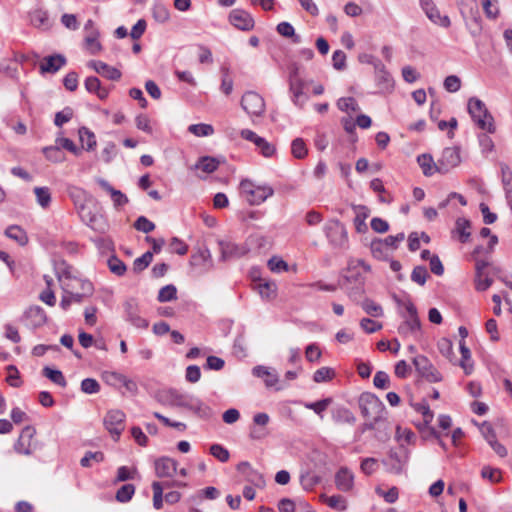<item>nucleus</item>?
Returning a JSON list of instances; mask_svg holds the SVG:
<instances>
[{"instance_id": "17", "label": "nucleus", "mask_w": 512, "mask_h": 512, "mask_svg": "<svg viewBox=\"0 0 512 512\" xmlns=\"http://www.w3.org/2000/svg\"><path fill=\"white\" fill-rule=\"evenodd\" d=\"M25 325L30 328H38L46 323V313L40 306L29 307L23 316Z\"/></svg>"}, {"instance_id": "18", "label": "nucleus", "mask_w": 512, "mask_h": 512, "mask_svg": "<svg viewBox=\"0 0 512 512\" xmlns=\"http://www.w3.org/2000/svg\"><path fill=\"white\" fill-rule=\"evenodd\" d=\"M180 487V486H186V483L177 482V481H154L152 483V489H153V506L156 510H159L162 508L163 504V492L165 489L171 488V487Z\"/></svg>"}, {"instance_id": "26", "label": "nucleus", "mask_w": 512, "mask_h": 512, "mask_svg": "<svg viewBox=\"0 0 512 512\" xmlns=\"http://www.w3.org/2000/svg\"><path fill=\"white\" fill-rule=\"evenodd\" d=\"M335 484L336 487L343 492L350 491L354 484L353 473L346 467L340 468L335 475Z\"/></svg>"}, {"instance_id": "42", "label": "nucleus", "mask_w": 512, "mask_h": 512, "mask_svg": "<svg viewBox=\"0 0 512 512\" xmlns=\"http://www.w3.org/2000/svg\"><path fill=\"white\" fill-rule=\"evenodd\" d=\"M43 154L47 160L54 163L63 162L65 160L64 152L56 144L53 146L44 147Z\"/></svg>"}, {"instance_id": "53", "label": "nucleus", "mask_w": 512, "mask_h": 512, "mask_svg": "<svg viewBox=\"0 0 512 512\" xmlns=\"http://www.w3.org/2000/svg\"><path fill=\"white\" fill-rule=\"evenodd\" d=\"M332 403L331 398H325L319 400L317 402H309L305 403V408L314 411L317 415L322 417V413L327 409V407Z\"/></svg>"}, {"instance_id": "27", "label": "nucleus", "mask_w": 512, "mask_h": 512, "mask_svg": "<svg viewBox=\"0 0 512 512\" xmlns=\"http://www.w3.org/2000/svg\"><path fill=\"white\" fill-rule=\"evenodd\" d=\"M31 24L41 30H49L53 21L50 19L49 14L46 10L36 9L30 13Z\"/></svg>"}, {"instance_id": "46", "label": "nucleus", "mask_w": 512, "mask_h": 512, "mask_svg": "<svg viewBox=\"0 0 512 512\" xmlns=\"http://www.w3.org/2000/svg\"><path fill=\"white\" fill-rule=\"evenodd\" d=\"M188 131L197 137H206L214 133V128L210 124L199 123L190 125Z\"/></svg>"}, {"instance_id": "49", "label": "nucleus", "mask_w": 512, "mask_h": 512, "mask_svg": "<svg viewBox=\"0 0 512 512\" xmlns=\"http://www.w3.org/2000/svg\"><path fill=\"white\" fill-rule=\"evenodd\" d=\"M481 476L491 483H498L502 479L501 471L491 466H484L481 470Z\"/></svg>"}, {"instance_id": "60", "label": "nucleus", "mask_w": 512, "mask_h": 512, "mask_svg": "<svg viewBox=\"0 0 512 512\" xmlns=\"http://www.w3.org/2000/svg\"><path fill=\"white\" fill-rule=\"evenodd\" d=\"M81 391L85 394H96L100 391V384L94 378H85L81 382Z\"/></svg>"}, {"instance_id": "12", "label": "nucleus", "mask_w": 512, "mask_h": 512, "mask_svg": "<svg viewBox=\"0 0 512 512\" xmlns=\"http://www.w3.org/2000/svg\"><path fill=\"white\" fill-rule=\"evenodd\" d=\"M461 162L460 151L457 147H447L443 150L441 158L438 160L437 171L447 173L452 168L458 166Z\"/></svg>"}, {"instance_id": "10", "label": "nucleus", "mask_w": 512, "mask_h": 512, "mask_svg": "<svg viewBox=\"0 0 512 512\" xmlns=\"http://www.w3.org/2000/svg\"><path fill=\"white\" fill-rule=\"evenodd\" d=\"M125 419V413L118 409L108 411L104 417V426L115 440L125 429Z\"/></svg>"}, {"instance_id": "56", "label": "nucleus", "mask_w": 512, "mask_h": 512, "mask_svg": "<svg viewBox=\"0 0 512 512\" xmlns=\"http://www.w3.org/2000/svg\"><path fill=\"white\" fill-rule=\"evenodd\" d=\"M91 461H95L97 463L104 461V454L101 451H88L80 460V464L82 467L87 468L91 466Z\"/></svg>"}, {"instance_id": "34", "label": "nucleus", "mask_w": 512, "mask_h": 512, "mask_svg": "<svg viewBox=\"0 0 512 512\" xmlns=\"http://www.w3.org/2000/svg\"><path fill=\"white\" fill-rule=\"evenodd\" d=\"M370 250L373 257L377 260H389L392 256L386 246L383 245L382 239L379 238L372 240L370 244Z\"/></svg>"}, {"instance_id": "29", "label": "nucleus", "mask_w": 512, "mask_h": 512, "mask_svg": "<svg viewBox=\"0 0 512 512\" xmlns=\"http://www.w3.org/2000/svg\"><path fill=\"white\" fill-rule=\"evenodd\" d=\"M252 374L255 377L264 379L265 385L267 387H273L279 381L277 373L275 371L270 370L266 366H262V365L255 366L252 369Z\"/></svg>"}, {"instance_id": "14", "label": "nucleus", "mask_w": 512, "mask_h": 512, "mask_svg": "<svg viewBox=\"0 0 512 512\" xmlns=\"http://www.w3.org/2000/svg\"><path fill=\"white\" fill-rule=\"evenodd\" d=\"M35 428L32 426H26L22 429L21 434L14 444V450L18 454L31 455L35 449L32 443V439L35 435Z\"/></svg>"}, {"instance_id": "9", "label": "nucleus", "mask_w": 512, "mask_h": 512, "mask_svg": "<svg viewBox=\"0 0 512 512\" xmlns=\"http://www.w3.org/2000/svg\"><path fill=\"white\" fill-rule=\"evenodd\" d=\"M416 371L429 382H440L441 373L433 366L430 360L424 355H417L412 359Z\"/></svg>"}, {"instance_id": "8", "label": "nucleus", "mask_w": 512, "mask_h": 512, "mask_svg": "<svg viewBox=\"0 0 512 512\" xmlns=\"http://www.w3.org/2000/svg\"><path fill=\"white\" fill-rule=\"evenodd\" d=\"M124 318L131 325L138 329H146L149 326L148 320L140 314L139 303L135 298L126 300L123 304Z\"/></svg>"}, {"instance_id": "48", "label": "nucleus", "mask_w": 512, "mask_h": 512, "mask_svg": "<svg viewBox=\"0 0 512 512\" xmlns=\"http://www.w3.org/2000/svg\"><path fill=\"white\" fill-rule=\"evenodd\" d=\"M362 309L372 317H381L383 315L382 307L371 299H365L361 303Z\"/></svg>"}, {"instance_id": "38", "label": "nucleus", "mask_w": 512, "mask_h": 512, "mask_svg": "<svg viewBox=\"0 0 512 512\" xmlns=\"http://www.w3.org/2000/svg\"><path fill=\"white\" fill-rule=\"evenodd\" d=\"M277 32L286 38H292L293 43H301L302 39L300 35L295 34L294 27L289 22H281L276 27Z\"/></svg>"}, {"instance_id": "6", "label": "nucleus", "mask_w": 512, "mask_h": 512, "mask_svg": "<svg viewBox=\"0 0 512 512\" xmlns=\"http://www.w3.org/2000/svg\"><path fill=\"white\" fill-rule=\"evenodd\" d=\"M240 191L250 205H260L274 194L271 186L257 185L249 179L240 182Z\"/></svg>"}, {"instance_id": "22", "label": "nucleus", "mask_w": 512, "mask_h": 512, "mask_svg": "<svg viewBox=\"0 0 512 512\" xmlns=\"http://www.w3.org/2000/svg\"><path fill=\"white\" fill-rule=\"evenodd\" d=\"M375 70V79L380 90H391L394 86V81L390 73L385 69V66L378 61V63L375 64Z\"/></svg>"}, {"instance_id": "16", "label": "nucleus", "mask_w": 512, "mask_h": 512, "mask_svg": "<svg viewBox=\"0 0 512 512\" xmlns=\"http://www.w3.org/2000/svg\"><path fill=\"white\" fill-rule=\"evenodd\" d=\"M230 23L239 30L249 31L254 28V19L243 9H233L229 14Z\"/></svg>"}, {"instance_id": "63", "label": "nucleus", "mask_w": 512, "mask_h": 512, "mask_svg": "<svg viewBox=\"0 0 512 512\" xmlns=\"http://www.w3.org/2000/svg\"><path fill=\"white\" fill-rule=\"evenodd\" d=\"M134 227L143 233H150L155 229V224L145 216H140L135 221Z\"/></svg>"}, {"instance_id": "61", "label": "nucleus", "mask_w": 512, "mask_h": 512, "mask_svg": "<svg viewBox=\"0 0 512 512\" xmlns=\"http://www.w3.org/2000/svg\"><path fill=\"white\" fill-rule=\"evenodd\" d=\"M428 276L429 274L425 266H416L411 273V280L423 286Z\"/></svg>"}, {"instance_id": "37", "label": "nucleus", "mask_w": 512, "mask_h": 512, "mask_svg": "<svg viewBox=\"0 0 512 512\" xmlns=\"http://www.w3.org/2000/svg\"><path fill=\"white\" fill-rule=\"evenodd\" d=\"M332 417L336 423L354 424L356 422L354 414L345 407H340L334 410Z\"/></svg>"}, {"instance_id": "19", "label": "nucleus", "mask_w": 512, "mask_h": 512, "mask_svg": "<svg viewBox=\"0 0 512 512\" xmlns=\"http://www.w3.org/2000/svg\"><path fill=\"white\" fill-rule=\"evenodd\" d=\"M88 67L95 70L96 73L102 75L103 77L109 80H119L121 78V72L114 67L109 66L108 64L99 61V60H91L88 62Z\"/></svg>"}, {"instance_id": "39", "label": "nucleus", "mask_w": 512, "mask_h": 512, "mask_svg": "<svg viewBox=\"0 0 512 512\" xmlns=\"http://www.w3.org/2000/svg\"><path fill=\"white\" fill-rule=\"evenodd\" d=\"M79 138L82 144V147L86 150H93L96 146V138L93 132H91L86 127H81L79 129Z\"/></svg>"}, {"instance_id": "44", "label": "nucleus", "mask_w": 512, "mask_h": 512, "mask_svg": "<svg viewBox=\"0 0 512 512\" xmlns=\"http://www.w3.org/2000/svg\"><path fill=\"white\" fill-rule=\"evenodd\" d=\"M107 265L110 271L117 276H123L127 269L125 263L121 259H119L115 254L111 255L108 258Z\"/></svg>"}, {"instance_id": "57", "label": "nucleus", "mask_w": 512, "mask_h": 512, "mask_svg": "<svg viewBox=\"0 0 512 512\" xmlns=\"http://www.w3.org/2000/svg\"><path fill=\"white\" fill-rule=\"evenodd\" d=\"M405 239V234L403 232L398 233L397 235H390L387 236L385 239H382V243L386 248L392 252L397 249L400 242H402Z\"/></svg>"}, {"instance_id": "45", "label": "nucleus", "mask_w": 512, "mask_h": 512, "mask_svg": "<svg viewBox=\"0 0 512 512\" xmlns=\"http://www.w3.org/2000/svg\"><path fill=\"white\" fill-rule=\"evenodd\" d=\"M153 260V253L151 251L145 252L142 256L136 258L133 262V271L140 273L145 270Z\"/></svg>"}, {"instance_id": "32", "label": "nucleus", "mask_w": 512, "mask_h": 512, "mask_svg": "<svg viewBox=\"0 0 512 512\" xmlns=\"http://www.w3.org/2000/svg\"><path fill=\"white\" fill-rule=\"evenodd\" d=\"M85 88L89 93H95L99 99L104 100L108 96V90L101 86L100 80L97 77L90 76L85 80Z\"/></svg>"}, {"instance_id": "31", "label": "nucleus", "mask_w": 512, "mask_h": 512, "mask_svg": "<svg viewBox=\"0 0 512 512\" xmlns=\"http://www.w3.org/2000/svg\"><path fill=\"white\" fill-rule=\"evenodd\" d=\"M470 221L466 218H458L455 222V228L452 233L456 235L461 243H466L470 239Z\"/></svg>"}, {"instance_id": "30", "label": "nucleus", "mask_w": 512, "mask_h": 512, "mask_svg": "<svg viewBox=\"0 0 512 512\" xmlns=\"http://www.w3.org/2000/svg\"><path fill=\"white\" fill-rule=\"evenodd\" d=\"M304 83L301 79L290 78V92L292 93V101L297 106H302L307 97L303 93Z\"/></svg>"}, {"instance_id": "50", "label": "nucleus", "mask_w": 512, "mask_h": 512, "mask_svg": "<svg viewBox=\"0 0 512 512\" xmlns=\"http://www.w3.org/2000/svg\"><path fill=\"white\" fill-rule=\"evenodd\" d=\"M459 348L461 353L460 366L464 369L466 374H470L472 370V365L467 364V361L471 359V352L469 348L466 346L465 341H460Z\"/></svg>"}, {"instance_id": "5", "label": "nucleus", "mask_w": 512, "mask_h": 512, "mask_svg": "<svg viewBox=\"0 0 512 512\" xmlns=\"http://www.w3.org/2000/svg\"><path fill=\"white\" fill-rule=\"evenodd\" d=\"M359 408L364 418L375 421H385V405L373 393L364 392L360 395Z\"/></svg>"}, {"instance_id": "62", "label": "nucleus", "mask_w": 512, "mask_h": 512, "mask_svg": "<svg viewBox=\"0 0 512 512\" xmlns=\"http://www.w3.org/2000/svg\"><path fill=\"white\" fill-rule=\"evenodd\" d=\"M325 502L329 508L334 509V510L342 511L347 508L346 499L341 495H333V496L327 497Z\"/></svg>"}, {"instance_id": "23", "label": "nucleus", "mask_w": 512, "mask_h": 512, "mask_svg": "<svg viewBox=\"0 0 512 512\" xmlns=\"http://www.w3.org/2000/svg\"><path fill=\"white\" fill-rule=\"evenodd\" d=\"M67 193L72 200L75 209L84 204H87L88 202H94L93 196L80 187L73 185L68 186Z\"/></svg>"}, {"instance_id": "11", "label": "nucleus", "mask_w": 512, "mask_h": 512, "mask_svg": "<svg viewBox=\"0 0 512 512\" xmlns=\"http://www.w3.org/2000/svg\"><path fill=\"white\" fill-rule=\"evenodd\" d=\"M241 107L250 116H261L265 112V101L254 91H247L241 99Z\"/></svg>"}, {"instance_id": "25", "label": "nucleus", "mask_w": 512, "mask_h": 512, "mask_svg": "<svg viewBox=\"0 0 512 512\" xmlns=\"http://www.w3.org/2000/svg\"><path fill=\"white\" fill-rule=\"evenodd\" d=\"M353 210L356 214L354 218V226L356 231L358 233H366L368 231L366 219L370 215V209L365 205H353Z\"/></svg>"}, {"instance_id": "2", "label": "nucleus", "mask_w": 512, "mask_h": 512, "mask_svg": "<svg viewBox=\"0 0 512 512\" xmlns=\"http://www.w3.org/2000/svg\"><path fill=\"white\" fill-rule=\"evenodd\" d=\"M410 455L411 451L404 444H400L395 448L389 449L387 456L382 459V464L390 474H406Z\"/></svg>"}, {"instance_id": "51", "label": "nucleus", "mask_w": 512, "mask_h": 512, "mask_svg": "<svg viewBox=\"0 0 512 512\" xmlns=\"http://www.w3.org/2000/svg\"><path fill=\"white\" fill-rule=\"evenodd\" d=\"M337 107L343 112H357L360 107L353 97H342L337 101Z\"/></svg>"}, {"instance_id": "40", "label": "nucleus", "mask_w": 512, "mask_h": 512, "mask_svg": "<svg viewBox=\"0 0 512 512\" xmlns=\"http://www.w3.org/2000/svg\"><path fill=\"white\" fill-rule=\"evenodd\" d=\"M99 33L97 30H93L85 37V48L89 51L90 54L95 55L101 51L102 46L98 41Z\"/></svg>"}, {"instance_id": "33", "label": "nucleus", "mask_w": 512, "mask_h": 512, "mask_svg": "<svg viewBox=\"0 0 512 512\" xmlns=\"http://www.w3.org/2000/svg\"><path fill=\"white\" fill-rule=\"evenodd\" d=\"M219 164L220 162L216 158L210 156H203L199 158V160L194 165V168L197 170H201L206 174H210L217 170Z\"/></svg>"}, {"instance_id": "15", "label": "nucleus", "mask_w": 512, "mask_h": 512, "mask_svg": "<svg viewBox=\"0 0 512 512\" xmlns=\"http://www.w3.org/2000/svg\"><path fill=\"white\" fill-rule=\"evenodd\" d=\"M220 259L222 261H229L232 259L240 258L248 253V248L244 245H239L231 241L219 240Z\"/></svg>"}, {"instance_id": "36", "label": "nucleus", "mask_w": 512, "mask_h": 512, "mask_svg": "<svg viewBox=\"0 0 512 512\" xmlns=\"http://www.w3.org/2000/svg\"><path fill=\"white\" fill-rule=\"evenodd\" d=\"M5 235L15 240L20 245H25L28 242V236L26 232L17 225H11L5 230Z\"/></svg>"}, {"instance_id": "64", "label": "nucleus", "mask_w": 512, "mask_h": 512, "mask_svg": "<svg viewBox=\"0 0 512 512\" xmlns=\"http://www.w3.org/2000/svg\"><path fill=\"white\" fill-rule=\"evenodd\" d=\"M72 117L73 110L70 107H66L55 114L54 124L58 127H62L65 123L70 121Z\"/></svg>"}, {"instance_id": "21", "label": "nucleus", "mask_w": 512, "mask_h": 512, "mask_svg": "<svg viewBox=\"0 0 512 512\" xmlns=\"http://www.w3.org/2000/svg\"><path fill=\"white\" fill-rule=\"evenodd\" d=\"M155 471L161 478L172 477L177 471V461L169 457H161L155 461Z\"/></svg>"}, {"instance_id": "55", "label": "nucleus", "mask_w": 512, "mask_h": 512, "mask_svg": "<svg viewBox=\"0 0 512 512\" xmlns=\"http://www.w3.org/2000/svg\"><path fill=\"white\" fill-rule=\"evenodd\" d=\"M34 192L37 198V202L41 207L46 208L50 205L51 194L47 187H36Z\"/></svg>"}, {"instance_id": "59", "label": "nucleus", "mask_w": 512, "mask_h": 512, "mask_svg": "<svg viewBox=\"0 0 512 512\" xmlns=\"http://www.w3.org/2000/svg\"><path fill=\"white\" fill-rule=\"evenodd\" d=\"M335 375V372L332 368L329 367H321L316 370L313 375V380L316 383L326 382L331 380Z\"/></svg>"}, {"instance_id": "24", "label": "nucleus", "mask_w": 512, "mask_h": 512, "mask_svg": "<svg viewBox=\"0 0 512 512\" xmlns=\"http://www.w3.org/2000/svg\"><path fill=\"white\" fill-rule=\"evenodd\" d=\"M421 332V323L419 317L407 318L399 325L398 333L401 336H414L417 338Z\"/></svg>"}, {"instance_id": "3", "label": "nucleus", "mask_w": 512, "mask_h": 512, "mask_svg": "<svg viewBox=\"0 0 512 512\" xmlns=\"http://www.w3.org/2000/svg\"><path fill=\"white\" fill-rule=\"evenodd\" d=\"M81 221L92 230L104 234L108 230V222L100 213L96 200L88 202L76 209Z\"/></svg>"}, {"instance_id": "52", "label": "nucleus", "mask_w": 512, "mask_h": 512, "mask_svg": "<svg viewBox=\"0 0 512 512\" xmlns=\"http://www.w3.org/2000/svg\"><path fill=\"white\" fill-rule=\"evenodd\" d=\"M135 493L133 484H125L116 492V500L122 503L128 502Z\"/></svg>"}, {"instance_id": "35", "label": "nucleus", "mask_w": 512, "mask_h": 512, "mask_svg": "<svg viewBox=\"0 0 512 512\" xmlns=\"http://www.w3.org/2000/svg\"><path fill=\"white\" fill-rule=\"evenodd\" d=\"M417 162L425 176H432L437 171L436 167H438V163H434L432 156L429 154L419 155Z\"/></svg>"}, {"instance_id": "54", "label": "nucleus", "mask_w": 512, "mask_h": 512, "mask_svg": "<svg viewBox=\"0 0 512 512\" xmlns=\"http://www.w3.org/2000/svg\"><path fill=\"white\" fill-rule=\"evenodd\" d=\"M209 263V268L213 266L211 252L208 248H203L198 251L197 254L192 255L191 264Z\"/></svg>"}, {"instance_id": "13", "label": "nucleus", "mask_w": 512, "mask_h": 512, "mask_svg": "<svg viewBox=\"0 0 512 512\" xmlns=\"http://www.w3.org/2000/svg\"><path fill=\"white\" fill-rule=\"evenodd\" d=\"M420 7L427 18L436 25L448 28L451 25L450 18L447 15H441L439 9L433 0H420Z\"/></svg>"}, {"instance_id": "1", "label": "nucleus", "mask_w": 512, "mask_h": 512, "mask_svg": "<svg viewBox=\"0 0 512 512\" xmlns=\"http://www.w3.org/2000/svg\"><path fill=\"white\" fill-rule=\"evenodd\" d=\"M157 401L171 408H186L200 417L210 414V409L196 396L180 392L177 389H166L157 393Z\"/></svg>"}, {"instance_id": "20", "label": "nucleus", "mask_w": 512, "mask_h": 512, "mask_svg": "<svg viewBox=\"0 0 512 512\" xmlns=\"http://www.w3.org/2000/svg\"><path fill=\"white\" fill-rule=\"evenodd\" d=\"M66 64V58L61 54L47 56L40 64L41 73H56Z\"/></svg>"}, {"instance_id": "7", "label": "nucleus", "mask_w": 512, "mask_h": 512, "mask_svg": "<svg viewBox=\"0 0 512 512\" xmlns=\"http://www.w3.org/2000/svg\"><path fill=\"white\" fill-rule=\"evenodd\" d=\"M325 235L330 244L335 248H345L348 243V235L345 226L339 220H332L324 227Z\"/></svg>"}, {"instance_id": "47", "label": "nucleus", "mask_w": 512, "mask_h": 512, "mask_svg": "<svg viewBox=\"0 0 512 512\" xmlns=\"http://www.w3.org/2000/svg\"><path fill=\"white\" fill-rule=\"evenodd\" d=\"M291 153L296 159H303L308 153L306 144L302 138H295L291 143Z\"/></svg>"}, {"instance_id": "41", "label": "nucleus", "mask_w": 512, "mask_h": 512, "mask_svg": "<svg viewBox=\"0 0 512 512\" xmlns=\"http://www.w3.org/2000/svg\"><path fill=\"white\" fill-rule=\"evenodd\" d=\"M43 376L48 378L54 384H57L61 387H65L67 385V381L60 370L52 369L48 366H45L42 370Z\"/></svg>"}, {"instance_id": "43", "label": "nucleus", "mask_w": 512, "mask_h": 512, "mask_svg": "<svg viewBox=\"0 0 512 512\" xmlns=\"http://www.w3.org/2000/svg\"><path fill=\"white\" fill-rule=\"evenodd\" d=\"M177 299V288L173 284H168L162 287L157 296V300L161 303L169 302Z\"/></svg>"}, {"instance_id": "4", "label": "nucleus", "mask_w": 512, "mask_h": 512, "mask_svg": "<svg viewBox=\"0 0 512 512\" xmlns=\"http://www.w3.org/2000/svg\"><path fill=\"white\" fill-rule=\"evenodd\" d=\"M467 108L471 118L481 130L487 131L488 133H494L496 131L494 118L483 101L477 97H471L468 100Z\"/></svg>"}, {"instance_id": "28", "label": "nucleus", "mask_w": 512, "mask_h": 512, "mask_svg": "<svg viewBox=\"0 0 512 512\" xmlns=\"http://www.w3.org/2000/svg\"><path fill=\"white\" fill-rule=\"evenodd\" d=\"M368 430H377L378 432L375 434V437L379 441H385L389 438V433L387 431V427L385 425V421H375L372 419H368L361 427L360 431L362 433Z\"/></svg>"}, {"instance_id": "58", "label": "nucleus", "mask_w": 512, "mask_h": 512, "mask_svg": "<svg viewBox=\"0 0 512 512\" xmlns=\"http://www.w3.org/2000/svg\"><path fill=\"white\" fill-rule=\"evenodd\" d=\"M55 143L57 146H59V148L62 150V149H66L68 150L69 152L73 153L74 155H79L81 153V149L78 148L75 143L70 140L69 138H64V137H57L56 140H55Z\"/></svg>"}]
</instances>
